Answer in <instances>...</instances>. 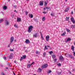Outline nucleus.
Instances as JSON below:
<instances>
[{"mask_svg": "<svg viewBox=\"0 0 75 75\" xmlns=\"http://www.w3.org/2000/svg\"><path fill=\"white\" fill-rule=\"evenodd\" d=\"M14 41V37H11L10 39V42L11 44Z\"/></svg>", "mask_w": 75, "mask_h": 75, "instance_id": "nucleus-6", "label": "nucleus"}, {"mask_svg": "<svg viewBox=\"0 0 75 75\" xmlns=\"http://www.w3.org/2000/svg\"><path fill=\"white\" fill-rule=\"evenodd\" d=\"M42 21H45V17H43L42 19Z\"/></svg>", "mask_w": 75, "mask_h": 75, "instance_id": "nucleus-24", "label": "nucleus"}, {"mask_svg": "<svg viewBox=\"0 0 75 75\" xmlns=\"http://www.w3.org/2000/svg\"><path fill=\"white\" fill-rule=\"evenodd\" d=\"M71 39L68 38L67 40L66 41L65 40V42H66V43H67V42H68V41H71Z\"/></svg>", "mask_w": 75, "mask_h": 75, "instance_id": "nucleus-9", "label": "nucleus"}, {"mask_svg": "<svg viewBox=\"0 0 75 75\" xmlns=\"http://www.w3.org/2000/svg\"><path fill=\"white\" fill-rule=\"evenodd\" d=\"M71 20L72 22L73 23V24H74V23H75V20H74V17H72L71 18Z\"/></svg>", "mask_w": 75, "mask_h": 75, "instance_id": "nucleus-3", "label": "nucleus"}, {"mask_svg": "<svg viewBox=\"0 0 75 75\" xmlns=\"http://www.w3.org/2000/svg\"><path fill=\"white\" fill-rule=\"evenodd\" d=\"M14 26H15V27L16 28H18L17 25H16V24H15V25H14Z\"/></svg>", "mask_w": 75, "mask_h": 75, "instance_id": "nucleus-41", "label": "nucleus"}, {"mask_svg": "<svg viewBox=\"0 0 75 75\" xmlns=\"http://www.w3.org/2000/svg\"><path fill=\"white\" fill-rule=\"evenodd\" d=\"M57 59L55 58V59H54V62H57Z\"/></svg>", "mask_w": 75, "mask_h": 75, "instance_id": "nucleus-35", "label": "nucleus"}, {"mask_svg": "<svg viewBox=\"0 0 75 75\" xmlns=\"http://www.w3.org/2000/svg\"><path fill=\"white\" fill-rule=\"evenodd\" d=\"M39 5L40 6H43L44 4V1H40L39 2Z\"/></svg>", "mask_w": 75, "mask_h": 75, "instance_id": "nucleus-8", "label": "nucleus"}, {"mask_svg": "<svg viewBox=\"0 0 75 75\" xmlns=\"http://www.w3.org/2000/svg\"><path fill=\"white\" fill-rule=\"evenodd\" d=\"M22 57L23 59H25L26 58V55H23Z\"/></svg>", "mask_w": 75, "mask_h": 75, "instance_id": "nucleus-29", "label": "nucleus"}, {"mask_svg": "<svg viewBox=\"0 0 75 75\" xmlns=\"http://www.w3.org/2000/svg\"><path fill=\"white\" fill-rule=\"evenodd\" d=\"M3 58L4 59H6V57H5V56H4L3 57Z\"/></svg>", "mask_w": 75, "mask_h": 75, "instance_id": "nucleus-36", "label": "nucleus"}, {"mask_svg": "<svg viewBox=\"0 0 75 75\" xmlns=\"http://www.w3.org/2000/svg\"><path fill=\"white\" fill-rule=\"evenodd\" d=\"M50 8V7H49V8H48L47 7H46V9H49Z\"/></svg>", "mask_w": 75, "mask_h": 75, "instance_id": "nucleus-50", "label": "nucleus"}, {"mask_svg": "<svg viewBox=\"0 0 75 75\" xmlns=\"http://www.w3.org/2000/svg\"><path fill=\"white\" fill-rule=\"evenodd\" d=\"M34 28L33 26L32 25L30 26L28 28V33H31V31H33V29Z\"/></svg>", "mask_w": 75, "mask_h": 75, "instance_id": "nucleus-1", "label": "nucleus"}, {"mask_svg": "<svg viewBox=\"0 0 75 75\" xmlns=\"http://www.w3.org/2000/svg\"><path fill=\"white\" fill-rule=\"evenodd\" d=\"M5 25H7L9 24V23H8V21L6 20L5 21Z\"/></svg>", "mask_w": 75, "mask_h": 75, "instance_id": "nucleus-11", "label": "nucleus"}, {"mask_svg": "<svg viewBox=\"0 0 75 75\" xmlns=\"http://www.w3.org/2000/svg\"><path fill=\"white\" fill-rule=\"evenodd\" d=\"M28 12L27 11H26L25 12V14L26 15H27L28 14Z\"/></svg>", "mask_w": 75, "mask_h": 75, "instance_id": "nucleus-37", "label": "nucleus"}, {"mask_svg": "<svg viewBox=\"0 0 75 75\" xmlns=\"http://www.w3.org/2000/svg\"><path fill=\"white\" fill-rule=\"evenodd\" d=\"M49 53H50V55H52V54L53 53V52L52 51H51L49 52Z\"/></svg>", "mask_w": 75, "mask_h": 75, "instance_id": "nucleus-27", "label": "nucleus"}, {"mask_svg": "<svg viewBox=\"0 0 75 75\" xmlns=\"http://www.w3.org/2000/svg\"><path fill=\"white\" fill-rule=\"evenodd\" d=\"M8 1L9 2V1H10V0H8Z\"/></svg>", "mask_w": 75, "mask_h": 75, "instance_id": "nucleus-61", "label": "nucleus"}, {"mask_svg": "<svg viewBox=\"0 0 75 75\" xmlns=\"http://www.w3.org/2000/svg\"><path fill=\"white\" fill-rule=\"evenodd\" d=\"M47 47H50V46H49V45H47Z\"/></svg>", "mask_w": 75, "mask_h": 75, "instance_id": "nucleus-59", "label": "nucleus"}, {"mask_svg": "<svg viewBox=\"0 0 75 75\" xmlns=\"http://www.w3.org/2000/svg\"><path fill=\"white\" fill-rule=\"evenodd\" d=\"M74 46L73 45H72L71 46V49L73 51H74Z\"/></svg>", "mask_w": 75, "mask_h": 75, "instance_id": "nucleus-18", "label": "nucleus"}, {"mask_svg": "<svg viewBox=\"0 0 75 75\" xmlns=\"http://www.w3.org/2000/svg\"><path fill=\"white\" fill-rule=\"evenodd\" d=\"M25 42L27 44H28L29 43H30V40H29L28 39H27L26 40V41H25Z\"/></svg>", "mask_w": 75, "mask_h": 75, "instance_id": "nucleus-14", "label": "nucleus"}, {"mask_svg": "<svg viewBox=\"0 0 75 75\" xmlns=\"http://www.w3.org/2000/svg\"><path fill=\"white\" fill-rule=\"evenodd\" d=\"M28 16L29 17H30V18H33V15L29 13L28 14Z\"/></svg>", "mask_w": 75, "mask_h": 75, "instance_id": "nucleus-10", "label": "nucleus"}, {"mask_svg": "<svg viewBox=\"0 0 75 75\" xmlns=\"http://www.w3.org/2000/svg\"><path fill=\"white\" fill-rule=\"evenodd\" d=\"M34 63V62H33L30 64V65H33V64Z\"/></svg>", "mask_w": 75, "mask_h": 75, "instance_id": "nucleus-45", "label": "nucleus"}, {"mask_svg": "<svg viewBox=\"0 0 75 75\" xmlns=\"http://www.w3.org/2000/svg\"><path fill=\"white\" fill-rule=\"evenodd\" d=\"M67 0H65V1L67 2Z\"/></svg>", "mask_w": 75, "mask_h": 75, "instance_id": "nucleus-63", "label": "nucleus"}, {"mask_svg": "<svg viewBox=\"0 0 75 75\" xmlns=\"http://www.w3.org/2000/svg\"><path fill=\"white\" fill-rule=\"evenodd\" d=\"M42 70L40 68L38 69V72H41Z\"/></svg>", "mask_w": 75, "mask_h": 75, "instance_id": "nucleus-21", "label": "nucleus"}, {"mask_svg": "<svg viewBox=\"0 0 75 75\" xmlns=\"http://www.w3.org/2000/svg\"><path fill=\"white\" fill-rule=\"evenodd\" d=\"M3 8L4 10H6L7 8V6H4L3 7Z\"/></svg>", "mask_w": 75, "mask_h": 75, "instance_id": "nucleus-16", "label": "nucleus"}, {"mask_svg": "<svg viewBox=\"0 0 75 75\" xmlns=\"http://www.w3.org/2000/svg\"><path fill=\"white\" fill-rule=\"evenodd\" d=\"M71 28H75V25H73L71 26Z\"/></svg>", "mask_w": 75, "mask_h": 75, "instance_id": "nucleus-20", "label": "nucleus"}, {"mask_svg": "<svg viewBox=\"0 0 75 75\" xmlns=\"http://www.w3.org/2000/svg\"><path fill=\"white\" fill-rule=\"evenodd\" d=\"M67 32H70V30L67 29Z\"/></svg>", "mask_w": 75, "mask_h": 75, "instance_id": "nucleus-43", "label": "nucleus"}, {"mask_svg": "<svg viewBox=\"0 0 75 75\" xmlns=\"http://www.w3.org/2000/svg\"><path fill=\"white\" fill-rule=\"evenodd\" d=\"M49 38H46L47 41H49Z\"/></svg>", "mask_w": 75, "mask_h": 75, "instance_id": "nucleus-39", "label": "nucleus"}, {"mask_svg": "<svg viewBox=\"0 0 75 75\" xmlns=\"http://www.w3.org/2000/svg\"><path fill=\"white\" fill-rule=\"evenodd\" d=\"M50 15L52 16H54V13H51Z\"/></svg>", "mask_w": 75, "mask_h": 75, "instance_id": "nucleus-33", "label": "nucleus"}, {"mask_svg": "<svg viewBox=\"0 0 75 75\" xmlns=\"http://www.w3.org/2000/svg\"><path fill=\"white\" fill-rule=\"evenodd\" d=\"M21 21V19L20 18H17V21L18 22H20Z\"/></svg>", "mask_w": 75, "mask_h": 75, "instance_id": "nucleus-12", "label": "nucleus"}, {"mask_svg": "<svg viewBox=\"0 0 75 75\" xmlns=\"http://www.w3.org/2000/svg\"><path fill=\"white\" fill-rule=\"evenodd\" d=\"M8 68V67H6V69H7Z\"/></svg>", "mask_w": 75, "mask_h": 75, "instance_id": "nucleus-60", "label": "nucleus"}, {"mask_svg": "<svg viewBox=\"0 0 75 75\" xmlns=\"http://www.w3.org/2000/svg\"><path fill=\"white\" fill-rule=\"evenodd\" d=\"M43 13H44V14H46L47 13V12H43Z\"/></svg>", "mask_w": 75, "mask_h": 75, "instance_id": "nucleus-46", "label": "nucleus"}, {"mask_svg": "<svg viewBox=\"0 0 75 75\" xmlns=\"http://www.w3.org/2000/svg\"><path fill=\"white\" fill-rule=\"evenodd\" d=\"M23 59H24L23 58V57H21V59H20V61H22Z\"/></svg>", "mask_w": 75, "mask_h": 75, "instance_id": "nucleus-28", "label": "nucleus"}, {"mask_svg": "<svg viewBox=\"0 0 75 75\" xmlns=\"http://www.w3.org/2000/svg\"><path fill=\"white\" fill-rule=\"evenodd\" d=\"M62 72V71L60 72L59 71H56V73L58 75H61V74Z\"/></svg>", "mask_w": 75, "mask_h": 75, "instance_id": "nucleus-13", "label": "nucleus"}, {"mask_svg": "<svg viewBox=\"0 0 75 75\" xmlns=\"http://www.w3.org/2000/svg\"><path fill=\"white\" fill-rule=\"evenodd\" d=\"M9 59H12L13 58V54H11L10 56H9Z\"/></svg>", "mask_w": 75, "mask_h": 75, "instance_id": "nucleus-7", "label": "nucleus"}, {"mask_svg": "<svg viewBox=\"0 0 75 75\" xmlns=\"http://www.w3.org/2000/svg\"><path fill=\"white\" fill-rule=\"evenodd\" d=\"M65 34H66V32H64L61 35L62 36H64L65 35Z\"/></svg>", "mask_w": 75, "mask_h": 75, "instance_id": "nucleus-19", "label": "nucleus"}, {"mask_svg": "<svg viewBox=\"0 0 75 75\" xmlns=\"http://www.w3.org/2000/svg\"><path fill=\"white\" fill-rule=\"evenodd\" d=\"M46 55V53H45V52H44V53L43 54V56L44 57H45Z\"/></svg>", "mask_w": 75, "mask_h": 75, "instance_id": "nucleus-26", "label": "nucleus"}, {"mask_svg": "<svg viewBox=\"0 0 75 75\" xmlns=\"http://www.w3.org/2000/svg\"><path fill=\"white\" fill-rule=\"evenodd\" d=\"M39 35V34H38V33H36L35 34L33 35V37H35V38H37L38 36Z\"/></svg>", "mask_w": 75, "mask_h": 75, "instance_id": "nucleus-5", "label": "nucleus"}, {"mask_svg": "<svg viewBox=\"0 0 75 75\" xmlns=\"http://www.w3.org/2000/svg\"><path fill=\"white\" fill-rule=\"evenodd\" d=\"M36 54H38V51H36Z\"/></svg>", "mask_w": 75, "mask_h": 75, "instance_id": "nucleus-58", "label": "nucleus"}, {"mask_svg": "<svg viewBox=\"0 0 75 75\" xmlns=\"http://www.w3.org/2000/svg\"><path fill=\"white\" fill-rule=\"evenodd\" d=\"M69 10V7L67 8L66 9L64 10L65 12H67Z\"/></svg>", "mask_w": 75, "mask_h": 75, "instance_id": "nucleus-15", "label": "nucleus"}, {"mask_svg": "<svg viewBox=\"0 0 75 75\" xmlns=\"http://www.w3.org/2000/svg\"><path fill=\"white\" fill-rule=\"evenodd\" d=\"M73 13H74V12H73L72 11L71 12V13L72 14H73Z\"/></svg>", "mask_w": 75, "mask_h": 75, "instance_id": "nucleus-57", "label": "nucleus"}, {"mask_svg": "<svg viewBox=\"0 0 75 75\" xmlns=\"http://www.w3.org/2000/svg\"><path fill=\"white\" fill-rule=\"evenodd\" d=\"M41 38H42V40H44V38H43V36H41Z\"/></svg>", "mask_w": 75, "mask_h": 75, "instance_id": "nucleus-44", "label": "nucleus"}, {"mask_svg": "<svg viewBox=\"0 0 75 75\" xmlns=\"http://www.w3.org/2000/svg\"><path fill=\"white\" fill-rule=\"evenodd\" d=\"M8 66H9V67H10V63H8Z\"/></svg>", "mask_w": 75, "mask_h": 75, "instance_id": "nucleus-38", "label": "nucleus"}, {"mask_svg": "<svg viewBox=\"0 0 75 75\" xmlns=\"http://www.w3.org/2000/svg\"><path fill=\"white\" fill-rule=\"evenodd\" d=\"M58 66H61V63H59L58 64Z\"/></svg>", "mask_w": 75, "mask_h": 75, "instance_id": "nucleus-42", "label": "nucleus"}, {"mask_svg": "<svg viewBox=\"0 0 75 75\" xmlns=\"http://www.w3.org/2000/svg\"><path fill=\"white\" fill-rule=\"evenodd\" d=\"M29 0H26V1H29Z\"/></svg>", "mask_w": 75, "mask_h": 75, "instance_id": "nucleus-64", "label": "nucleus"}, {"mask_svg": "<svg viewBox=\"0 0 75 75\" xmlns=\"http://www.w3.org/2000/svg\"><path fill=\"white\" fill-rule=\"evenodd\" d=\"M46 38H50V36L47 35L46 37Z\"/></svg>", "mask_w": 75, "mask_h": 75, "instance_id": "nucleus-30", "label": "nucleus"}, {"mask_svg": "<svg viewBox=\"0 0 75 75\" xmlns=\"http://www.w3.org/2000/svg\"><path fill=\"white\" fill-rule=\"evenodd\" d=\"M45 6L47 5V2L46 1H45Z\"/></svg>", "mask_w": 75, "mask_h": 75, "instance_id": "nucleus-34", "label": "nucleus"}, {"mask_svg": "<svg viewBox=\"0 0 75 75\" xmlns=\"http://www.w3.org/2000/svg\"><path fill=\"white\" fill-rule=\"evenodd\" d=\"M59 59L60 61H64V58L62 57V56L61 55L60 56Z\"/></svg>", "mask_w": 75, "mask_h": 75, "instance_id": "nucleus-4", "label": "nucleus"}, {"mask_svg": "<svg viewBox=\"0 0 75 75\" xmlns=\"http://www.w3.org/2000/svg\"><path fill=\"white\" fill-rule=\"evenodd\" d=\"M69 58H70L71 59H72V58H74V56L71 54H69Z\"/></svg>", "mask_w": 75, "mask_h": 75, "instance_id": "nucleus-17", "label": "nucleus"}, {"mask_svg": "<svg viewBox=\"0 0 75 75\" xmlns=\"http://www.w3.org/2000/svg\"><path fill=\"white\" fill-rule=\"evenodd\" d=\"M51 72H52V71H51V70H49L48 71L49 74H50V73H51Z\"/></svg>", "mask_w": 75, "mask_h": 75, "instance_id": "nucleus-40", "label": "nucleus"}, {"mask_svg": "<svg viewBox=\"0 0 75 75\" xmlns=\"http://www.w3.org/2000/svg\"><path fill=\"white\" fill-rule=\"evenodd\" d=\"M16 7H17V6H16V5H15V6H14V7H15V8Z\"/></svg>", "mask_w": 75, "mask_h": 75, "instance_id": "nucleus-55", "label": "nucleus"}, {"mask_svg": "<svg viewBox=\"0 0 75 75\" xmlns=\"http://www.w3.org/2000/svg\"><path fill=\"white\" fill-rule=\"evenodd\" d=\"M14 63H16V61H14Z\"/></svg>", "mask_w": 75, "mask_h": 75, "instance_id": "nucleus-54", "label": "nucleus"}, {"mask_svg": "<svg viewBox=\"0 0 75 75\" xmlns=\"http://www.w3.org/2000/svg\"><path fill=\"white\" fill-rule=\"evenodd\" d=\"M25 52H28V50H26L25 51Z\"/></svg>", "mask_w": 75, "mask_h": 75, "instance_id": "nucleus-49", "label": "nucleus"}, {"mask_svg": "<svg viewBox=\"0 0 75 75\" xmlns=\"http://www.w3.org/2000/svg\"><path fill=\"white\" fill-rule=\"evenodd\" d=\"M11 51H14V50L13 49L11 50Z\"/></svg>", "mask_w": 75, "mask_h": 75, "instance_id": "nucleus-48", "label": "nucleus"}, {"mask_svg": "<svg viewBox=\"0 0 75 75\" xmlns=\"http://www.w3.org/2000/svg\"><path fill=\"white\" fill-rule=\"evenodd\" d=\"M16 41H17V40H16V39H15V40H14V41L15 42H16Z\"/></svg>", "mask_w": 75, "mask_h": 75, "instance_id": "nucleus-52", "label": "nucleus"}, {"mask_svg": "<svg viewBox=\"0 0 75 75\" xmlns=\"http://www.w3.org/2000/svg\"><path fill=\"white\" fill-rule=\"evenodd\" d=\"M3 21V19H1L0 20V23H2Z\"/></svg>", "mask_w": 75, "mask_h": 75, "instance_id": "nucleus-32", "label": "nucleus"}, {"mask_svg": "<svg viewBox=\"0 0 75 75\" xmlns=\"http://www.w3.org/2000/svg\"><path fill=\"white\" fill-rule=\"evenodd\" d=\"M40 34L41 35V36H42V33H41V32L40 33Z\"/></svg>", "mask_w": 75, "mask_h": 75, "instance_id": "nucleus-51", "label": "nucleus"}, {"mask_svg": "<svg viewBox=\"0 0 75 75\" xmlns=\"http://www.w3.org/2000/svg\"><path fill=\"white\" fill-rule=\"evenodd\" d=\"M34 21H36V22H37V23L38 22V21L37 20V19L34 18Z\"/></svg>", "mask_w": 75, "mask_h": 75, "instance_id": "nucleus-31", "label": "nucleus"}, {"mask_svg": "<svg viewBox=\"0 0 75 75\" xmlns=\"http://www.w3.org/2000/svg\"><path fill=\"white\" fill-rule=\"evenodd\" d=\"M44 10H46V7H45L44 8Z\"/></svg>", "mask_w": 75, "mask_h": 75, "instance_id": "nucleus-47", "label": "nucleus"}, {"mask_svg": "<svg viewBox=\"0 0 75 75\" xmlns=\"http://www.w3.org/2000/svg\"><path fill=\"white\" fill-rule=\"evenodd\" d=\"M52 58L53 59H54L56 57V56L55 55H52Z\"/></svg>", "mask_w": 75, "mask_h": 75, "instance_id": "nucleus-22", "label": "nucleus"}, {"mask_svg": "<svg viewBox=\"0 0 75 75\" xmlns=\"http://www.w3.org/2000/svg\"><path fill=\"white\" fill-rule=\"evenodd\" d=\"M47 67H48V64H46L43 65L41 67V68L42 69H44V68H47Z\"/></svg>", "mask_w": 75, "mask_h": 75, "instance_id": "nucleus-2", "label": "nucleus"}, {"mask_svg": "<svg viewBox=\"0 0 75 75\" xmlns=\"http://www.w3.org/2000/svg\"><path fill=\"white\" fill-rule=\"evenodd\" d=\"M69 74H72V73L71 71H69Z\"/></svg>", "mask_w": 75, "mask_h": 75, "instance_id": "nucleus-56", "label": "nucleus"}, {"mask_svg": "<svg viewBox=\"0 0 75 75\" xmlns=\"http://www.w3.org/2000/svg\"><path fill=\"white\" fill-rule=\"evenodd\" d=\"M48 50V48H47V46L45 45L44 49V50Z\"/></svg>", "mask_w": 75, "mask_h": 75, "instance_id": "nucleus-23", "label": "nucleus"}, {"mask_svg": "<svg viewBox=\"0 0 75 75\" xmlns=\"http://www.w3.org/2000/svg\"><path fill=\"white\" fill-rule=\"evenodd\" d=\"M13 74H14V75H16V74H15V73L14 72H13Z\"/></svg>", "mask_w": 75, "mask_h": 75, "instance_id": "nucleus-53", "label": "nucleus"}, {"mask_svg": "<svg viewBox=\"0 0 75 75\" xmlns=\"http://www.w3.org/2000/svg\"><path fill=\"white\" fill-rule=\"evenodd\" d=\"M8 1L9 2V1H10V0H8Z\"/></svg>", "mask_w": 75, "mask_h": 75, "instance_id": "nucleus-62", "label": "nucleus"}, {"mask_svg": "<svg viewBox=\"0 0 75 75\" xmlns=\"http://www.w3.org/2000/svg\"><path fill=\"white\" fill-rule=\"evenodd\" d=\"M31 66V64H28V66H27V67H28V68H30Z\"/></svg>", "mask_w": 75, "mask_h": 75, "instance_id": "nucleus-25", "label": "nucleus"}]
</instances>
